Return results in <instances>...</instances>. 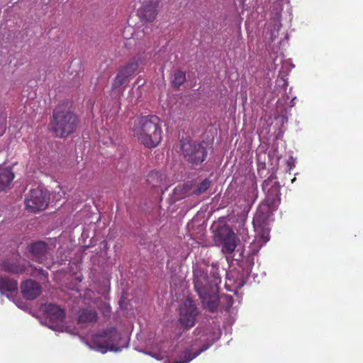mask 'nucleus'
Instances as JSON below:
<instances>
[{
    "instance_id": "f257e3e1",
    "label": "nucleus",
    "mask_w": 363,
    "mask_h": 363,
    "mask_svg": "<svg viewBox=\"0 0 363 363\" xmlns=\"http://www.w3.org/2000/svg\"><path fill=\"white\" fill-rule=\"evenodd\" d=\"M218 266L213 263H197L193 268L194 286L203 307L211 312L217 310L219 298L218 292L221 282Z\"/></svg>"
},
{
    "instance_id": "f03ea898",
    "label": "nucleus",
    "mask_w": 363,
    "mask_h": 363,
    "mask_svg": "<svg viewBox=\"0 0 363 363\" xmlns=\"http://www.w3.org/2000/svg\"><path fill=\"white\" fill-rule=\"evenodd\" d=\"M131 130L138 142L148 148L157 147L162 139L160 119L155 115L135 118Z\"/></svg>"
},
{
    "instance_id": "7ed1b4c3",
    "label": "nucleus",
    "mask_w": 363,
    "mask_h": 363,
    "mask_svg": "<svg viewBox=\"0 0 363 363\" xmlns=\"http://www.w3.org/2000/svg\"><path fill=\"white\" fill-rule=\"evenodd\" d=\"M262 189L264 191H267V199L270 203L267 205L262 204L259 206L252 223L255 229L261 230L262 237L267 242L269 239V228H267L269 205H273L277 201L279 200L280 186L277 182L267 179L262 184Z\"/></svg>"
},
{
    "instance_id": "20e7f679",
    "label": "nucleus",
    "mask_w": 363,
    "mask_h": 363,
    "mask_svg": "<svg viewBox=\"0 0 363 363\" xmlns=\"http://www.w3.org/2000/svg\"><path fill=\"white\" fill-rule=\"evenodd\" d=\"M78 123V117L73 111L59 106L53 110L50 127L56 137L65 138L76 130Z\"/></svg>"
},
{
    "instance_id": "39448f33",
    "label": "nucleus",
    "mask_w": 363,
    "mask_h": 363,
    "mask_svg": "<svg viewBox=\"0 0 363 363\" xmlns=\"http://www.w3.org/2000/svg\"><path fill=\"white\" fill-rule=\"evenodd\" d=\"M216 242L221 245V251L226 255L234 253L235 260L240 261L242 259L243 247H237V238L233 229L228 225L224 224L218 226L215 233Z\"/></svg>"
},
{
    "instance_id": "423d86ee",
    "label": "nucleus",
    "mask_w": 363,
    "mask_h": 363,
    "mask_svg": "<svg viewBox=\"0 0 363 363\" xmlns=\"http://www.w3.org/2000/svg\"><path fill=\"white\" fill-rule=\"evenodd\" d=\"M120 334L114 328H107L92 336L91 342L96 350L106 353L108 350L119 351Z\"/></svg>"
},
{
    "instance_id": "0eeeda50",
    "label": "nucleus",
    "mask_w": 363,
    "mask_h": 363,
    "mask_svg": "<svg viewBox=\"0 0 363 363\" xmlns=\"http://www.w3.org/2000/svg\"><path fill=\"white\" fill-rule=\"evenodd\" d=\"M181 149L185 160L193 164H199L206 158L208 151L202 143L181 141Z\"/></svg>"
},
{
    "instance_id": "6e6552de",
    "label": "nucleus",
    "mask_w": 363,
    "mask_h": 363,
    "mask_svg": "<svg viewBox=\"0 0 363 363\" xmlns=\"http://www.w3.org/2000/svg\"><path fill=\"white\" fill-rule=\"evenodd\" d=\"M141 63V57L135 56L124 66L121 67L112 82V89L116 90L120 89L123 85H126L129 79L135 74Z\"/></svg>"
},
{
    "instance_id": "1a4fd4ad",
    "label": "nucleus",
    "mask_w": 363,
    "mask_h": 363,
    "mask_svg": "<svg viewBox=\"0 0 363 363\" xmlns=\"http://www.w3.org/2000/svg\"><path fill=\"white\" fill-rule=\"evenodd\" d=\"M49 197L46 191L40 189H31L25 200L26 206L30 212H38L46 208Z\"/></svg>"
},
{
    "instance_id": "9d476101",
    "label": "nucleus",
    "mask_w": 363,
    "mask_h": 363,
    "mask_svg": "<svg viewBox=\"0 0 363 363\" xmlns=\"http://www.w3.org/2000/svg\"><path fill=\"white\" fill-rule=\"evenodd\" d=\"M198 314L199 312L194 301L186 298L180 306L179 321L185 327L191 328L195 325Z\"/></svg>"
},
{
    "instance_id": "9b49d317",
    "label": "nucleus",
    "mask_w": 363,
    "mask_h": 363,
    "mask_svg": "<svg viewBox=\"0 0 363 363\" xmlns=\"http://www.w3.org/2000/svg\"><path fill=\"white\" fill-rule=\"evenodd\" d=\"M21 255L15 253L11 257L0 261L1 269L11 274H21L26 270V265L21 262Z\"/></svg>"
},
{
    "instance_id": "f8f14e48",
    "label": "nucleus",
    "mask_w": 363,
    "mask_h": 363,
    "mask_svg": "<svg viewBox=\"0 0 363 363\" xmlns=\"http://www.w3.org/2000/svg\"><path fill=\"white\" fill-rule=\"evenodd\" d=\"M33 259L40 264H44L49 255L48 245L44 241H36L30 243L28 247Z\"/></svg>"
},
{
    "instance_id": "ddd939ff",
    "label": "nucleus",
    "mask_w": 363,
    "mask_h": 363,
    "mask_svg": "<svg viewBox=\"0 0 363 363\" xmlns=\"http://www.w3.org/2000/svg\"><path fill=\"white\" fill-rule=\"evenodd\" d=\"M21 293L27 300L36 298L41 293V286L35 281L28 279L21 284Z\"/></svg>"
},
{
    "instance_id": "4468645a",
    "label": "nucleus",
    "mask_w": 363,
    "mask_h": 363,
    "mask_svg": "<svg viewBox=\"0 0 363 363\" xmlns=\"http://www.w3.org/2000/svg\"><path fill=\"white\" fill-rule=\"evenodd\" d=\"M47 318L52 323H62L65 316V312L63 308L57 305L49 303L45 306V309Z\"/></svg>"
},
{
    "instance_id": "2eb2a0df",
    "label": "nucleus",
    "mask_w": 363,
    "mask_h": 363,
    "mask_svg": "<svg viewBox=\"0 0 363 363\" xmlns=\"http://www.w3.org/2000/svg\"><path fill=\"white\" fill-rule=\"evenodd\" d=\"M157 0H150L149 3L143 5L139 11L140 16L147 21L152 22L157 15Z\"/></svg>"
},
{
    "instance_id": "dca6fc26",
    "label": "nucleus",
    "mask_w": 363,
    "mask_h": 363,
    "mask_svg": "<svg viewBox=\"0 0 363 363\" xmlns=\"http://www.w3.org/2000/svg\"><path fill=\"white\" fill-rule=\"evenodd\" d=\"M98 320V315L95 310L84 308L78 312V322L80 323H95Z\"/></svg>"
},
{
    "instance_id": "f3484780",
    "label": "nucleus",
    "mask_w": 363,
    "mask_h": 363,
    "mask_svg": "<svg viewBox=\"0 0 363 363\" xmlns=\"http://www.w3.org/2000/svg\"><path fill=\"white\" fill-rule=\"evenodd\" d=\"M13 179L14 174L10 168L0 169V191H4Z\"/></svg>"
},
{
    "instance_id": "a211bd4d",
    "label": "nucleus",
    "mask_w": 363,
    "mask_h": 363,
    "mask_svg": "<svg viewBox=\"0 0 363 363\" xmlns=\"http://www.w3.org/2000/svg\"><path fill=\"white\" fill-rule=\"evenodd\" d=\"M165 179V175L156 170L150 172L147 177V184L152 188L159 187Z\"/></svg>"
},
{
    "instance_id": "6ab92c4d",
    "label": "nucleus",
    "mask_w": 363,
    "mask_h": 363,
    "mask_svg": "<svg viewBox=\"0 0 363 363\" xmlns=\"http://www.w3.org/2000/svg\"><path fill=\"white\" fill-rule=\"evenodd\" d=\"M17 290L18 284L16 280L10 279L9 277L0 278V291L2 293L4 291L14 292L17 291Z\"/></svg>"
},
{
    "instance_id": "aec40b11",
    "label": "nucleus",
    "mask_w": 363,
    "mask_h": 363,
    "mask_svg": "<svg viewBox=\"0 0 363 363\" xmlns=\"http://www.w3.org/2000/svg\"><path fill=\"white\" fill-rule=\"evenodd\" d=\"M205 349H200L199 351L192 354V350L190 347L184 350L179 356V359L173 362L172 363H188L191 361L193 359L196 357L199 354H201Z\"/></svg>"
},
{
    "instance_id": "412c9836",
    "label": "nucleus",
    "mask_w": 363,
    "mask_h": 363,
    "mask_svg": "<svg viewBox=\"0 0 363 363\" xmlns=\"http://www.w3.org/2000/svg\"><path fill=\"white\" fill-rule=\"evenodd\" d=\"M211 185V181L206 178L197 185V187L193 191L192 194L196 196L200 195L206 191L210 188Z\"/></svg>"
},
{
    "instance_id": "4be33fe9",
    "label": "nucleus",
    "mask_w": 363,
    "mask_h": 363,
    "mask_svg": "<svg viewBox=\"0 0 363 363\" xmlns=\"http://www.w3.org/2000/svg\"><path fill=\"white\" fill-rule=\"evenodd\" d=\"M186 81V74L182 71H177L174 74L172 84L174 87L179 88Z\"/></svg>"
},
{
    "instance_id": "5701e85b",
    "label": "nucleus",
    "mask_w": 363,
    "mask_h": 363,
    "mask_svg": "<svg viewBox=\"0 0 363 363\" xmlns=\"http://www.w3.org/2000/svg\"><path fill=\"white\" fill-rule=\"evenodd\" d=\"M221 298L225 301V306H223L222 310L228 312L233 304V297L229 295H225Z\"/></svg>"
},
{
    "instance_id": "b1692460",
    "label": "nucleus",
    "mask_w": 363,
    "mask_h": 363,
    "mask_svg": "<svg viewBox=\"0 0 363 363\" xmlns=\"http://www.w3.org/2000/svg\"><path fill=\"white\" fill-rule=\"evenodd\" d=\"M183 189L181 187V186H177L176 188H174V194L177 196V195L182 191Z\"/></svg>"
},
{
    "instance_id": "393cba45",
    "label": "nucleus",
    "mask_w": 363,
    "mask_h": 363,
    "mask_svg": "<svg viewBox=\"0 0 363 363\" xmlns=\"http://www.w3.org/2000/svg\"><path fill=\"white\" fill-rule=\"evenodd\" d=\"M184 196H183V195H181V196H177V199H178V200H179V199H180L183 198Z\"/></svg>"
}]
</instances>
